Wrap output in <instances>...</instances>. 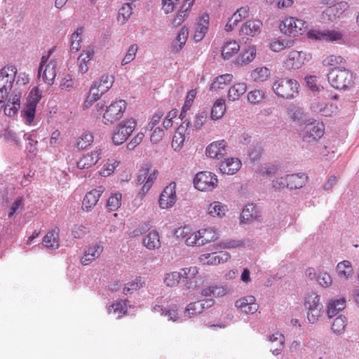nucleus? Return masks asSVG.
Listing matches in <instances>:
<instances>
[{
    "label": "nucleus",
    "instance_id": "f257e3e1",
    "mask_svg": "<svg viewBox=\"0 0 359 359\" xmlns=\"http://www.w3.org/2000/svg\"><path fill=\"white\" fill-rule=\"evenodd\" d=\"M18 69L15 66L8 65L0 69V111L4 107V114L13 116L20 108L21 93L14 88L11 97L8 95L13 88Z\"/></svg>",
    "mask_w": 359,
    "mask_h": 359
},
{
    "label": "nucleus",
    "instance_id": "f03ea898",
    "mask_svg": "<svg viewBox=\"0 0 359 359\" xmlns=\"http://www.w3.org/2000/svg\"><path fill=\"white\" fill-rule=\"evenodd\" d=\"M126 107L127 103L124 100H118L106 107L102 102H98L95 105V110L100 115L102 114V121L104 124L111 125L123 116Z\"/></svg>",
    "mask_w": 359,
    "mask_h": 359
},
{
    "label": "nucleus",
    "instance_id": "7ed1b4c3",
    "mask_svg": "<svg viewBox=\"0 0 359 359\" xmlns=\"http://www.w3.org/2000/svg\"><path fill=\"white\" fill-rule=\"evenodd\" d=\"M328 81L337 90H346L354 84L353 73L344 67H334L328 74Z\"/></svg>",
    "mask_w": 359,
    "mask_h": 359
},
{
    "label": "nucleus",
    "instance_id": "20e7f679",
    "mask_svg": "<svg viewBox=\"0 0 359 359\" xmlns=\"http://www.w3.org/2000/svg\"><path fill=\"white\" fill-rule=\"evenodd\" d=\"M55 50V48H50L46 54L43 55L39 68V76L48 85H52L56 77L57 61L50 60Z\"/></svg>",
    "mask_w": 359,
    "mask_h": 359
},
{
    "label": "nucleus",
    "instance_id": "39448f33",
    "mask_svg": "<svg viewBox=\"0 0 359 359\" xmlns=\"http://www.w3.org/2000/svg\"><path fill=\"white\" fill-rule=\"evenodd\" d=\"M299 86V85L295 79L280 78L274 81L273 90L278 97L290 100L298 95Z\"/></svg>",
    "mask_w": 359,
    "mask_h": 359
},
{
    "label": "nucleus",
    "instance_id": "423d86ee",
    "mask_svg": "<svg viewBox=\"0 0 359 359\" xmlns=\"http://www.w3.org/2000/svg\"><path fill=\"white\" fill-rule=\"evenodd\" d=\"M219 238V235L215 228H202L198 231H195V234L191 236L187 243L191 245H194V246L201 247L217 241Z\"/></svg>",
    "mask_w": 359,
    "mask_h": 359
},
{
    "label": "nucleus",
    "instance_id": "0eeeda50",
    "mask_svg": "<svg viewBox=\"0 0 359 359\" xmlns=\"http://www.w3.org/2000/svg\"><path fill=\"white\" fill-rule=\"evenodd\" d=\"M305 307L307 310V318L311 323H315L323 313V305L320 297L316 293L309 294L305 299Z\"/></svg>",
    "mask_w": 359,
    "mask_h": 359
},
{
    "label": "nucleus",
    "instance_id": "6e6552de",
    "mask_svg": "<svg viewBox=\"0 0 359 359\" xmlns=\"http://www.w3.org/2000/svg\"><path fill=\"white\" fill-rule=\"evenodd\" d=\"M196 189L201 191H212L217 187L218 180L215 174L203 171L196 174L194 180Z\"/></svg>",
    "mask_w": 359,
    "mask_h": 359
},
{
    "label": "nucleus",
    "instance_id": "1a4fd4ad",
    "mask_svg": "<svg viewBox=\"0 0 359 359\" xmlns=\"http://www.w3.org/2000/svg\"><path fill=\"white\" fill-rule=\"evenodd\" d=\"M137 123L133 118L127 119L118 124L115 130L112 141L116 145L125 142L136 128Z\"/></svg>",
    "mask_w": 359,
    "mask_h": 359
},
{
    "label": "nucleus",
    "instance_id": "9d476101",
    "mask_svg": "<svg viewBox=\"0 0 359 359\" xmlns=\"http://www.w3.org/2000/svg\"><path fill=\"white\" fill-rule=\"evenodd\" d=\"M312 57L310 53L293 50L290 51L284 61V65L287 69H297L304 66Z\"/></svg>",
    "mask_w": 359,
    "mask_h": 359
},
{
    "label": "nucleus",
    "instance_id": "9b49d317",
    "mask_svg": "<svg viewBox=\"0 0 359 359\" xmlns=\"http://www.w3.org/2000/svg\"><path fill=\"white\" fill-rule=\"evenodd\" d=\"M306 28V23L305 21L293 17L286 18L280 25L282 32L294 36L301 34Z\"/></svg>",
    "mask_w": 359,
    "mask_h": 359
},
{
    "label": "nucleus",
    "instance_id": "f8f14e48",
    "mask_svg": "<svg viewBox=\"0 0 359 359\" xmlns=\"http://www.w3.org/2000/svg\"><path fill=\"white\" fill-rule=\"evenodd\" d=\"M348 8L349 5L346 1H340L329 6L322 13V19L327 22H336Z\"/></svg>",
    "mask_w": 359,
    "mask_h": 359
},
{
    "label": "nucleus",
    "instance_id": "ddd939ff",
    "mask_svg": "<svg viewBox=\"0 0 359 359\" xmlns=\"http://www.w3.org/2000/svg\"><path fill=\"white\" fill-rule=\"evenodd\" d=\"M176 189L177 184L174 182L164 188L158 200L159 207L161 209H170L175 205L177 200Z\"/></svg>",
    "mask_w": 359,
    "mask_h": 359
},
{
    "label": "nucleus",
    "instance_id": "4468645a",
    "mask_svg": "<svg viewBox=\"0 0 359 359\" xmlns=\"http://www.w3.org/2000/svg\"><path fill=\"white\" fill-rule=\"evenodd\" d=\"M182 275V281L183 290L193 291L197 287L198 281L196 280L198 274V268L196 266H190L180 269Z\"/></svg>",
    "mask_w": 359,
    "mask_h": 359
},
{
    "label": "nucleus",
    "instance_id": "2eb2a0df",
    "mask_svg": "<svg viewBox=\"0 0 359 359\" xmlns=\"http://www.w3.org/2000/svg\"><path fill=\"white\" fill-rule=\"evenodd\" d=\"M325 128L323 123H309L306 125L301 131V136L303 141L306 142H313L324 135Z\"/></svg>",
    "mask_w": 359,
    "mask_h": 359
},
{
    "label": "nucleus",
    "instance_id": "dca6fc26",
    "mask_svg": "<svg viewBox=\"0 0 359 359\" xmlns=\"http://www.w3.org/2000/svg\"><path fill=\"white\" fill-rule=\"evenodd\" d=\"M231 257L229 252L220 251L202 254L198 257V262L203 265L216 266L226 262Z\"/></svg>",
    "mask_w": 359,
    "mask_h": 359
},
{
    "label": "nucleus",
    "instance_id": "f3484780",
    "mask_svg": "<svg viewBox=\"0 0 359 359\" xmlns=\"http://www.w3.org/2000/svg\"><path fill=\"white\" fill-rule=\"evenodd\" d=\"M102 150L95 149L83 155L77 161L76 167L80 170L88 169L95 165L102 158Z\"/></svg>",
    "mask_w": 359,
    "mask_h": 359
},
{
    "label": "nucleus",
    "instance_id": "a211bd4d",
    "mask_svg": "<svg viewBox=\"0 0 359 359\" xmlns=\"http://www.w3.org/2000/svg\"><path fill=\"white\" fill-rule=\"evenodd\" d=\"M262 22L257 19L245 21L239 29V35L242 36L255 37L261 33Z\"/></svg>",
    "mask_w": 359,
    "mask_h": 359
},
{
    "label": "nucleus",
    "instance_id": "6ab92c4d",
    "mask_svg": "<svg viewBox=\"0 0 359 359\" xmlns=\"http://www.w3.org/2000/svg\"><path fill=\"white\" fill-rule=\"evenodd\" d=\"M189 123L187 122L186 125H184L183 123L176 129L171 142V146L175 151H180L183 147L185 141L188 140Z\"/></svg>",
    "mask_w": 359,
    "mask_h": 359
},
{
    "label": "nucleus",
    "instance_id": "aec40b11",
    "mask_svg": "<svg viewBox=\"0 0 359 359\" xmlns=\"http://www.w3.org/2000/svg\"><path fill=\"white\" fill-rule=\"evenodd\" d=\"M104 191V187L99 186L88 191L83 200V209L86 211L91 210L96 205L100 196Z\"/></svg>",
    "mask_w": 359,
    "mask_h": 359
},
{
    "label": "nucleus",
    "instance_id": "412c9836",
    "mask_svg": "<svg viewBox=\"0 0 359 359\" xmlns=\"http://www.w3.org/2000/svg\"><path fill=\"white\" fill-rule=\"evenodd\" d=\"M206 155L212 158H220L227 153V142L224 140L215 141L205 149Z\"/></svg>",
    "mask_w": 359,
    "mask_h": 359
},
{
    "label": "nucleus",
    "instance_id": "4be33fe9",
    "mask_svg": "<svg viewBox=\"0 0 359 359\" xmlns=\"http://www.w3.org/2000/svg\"><path fill=\"white\" fill-rule=\"evenodd\" d=\"M256 55V46L250 44L241 50V53L235 60V64L241 67L248 65L255 60Z\"/></svg>",
    "mask_w": 359,
    "mask_h": 359
},
{
    "label": "nucleus",
    "instance_id": "5701e85b",
    "mask_svg": "<svg viewBox=\"0 0 359 359\" xmlns=\"http://www.w3.org/2000/svg\"><path fill=\"white\" fill-rule=\"evenodd\" d=\"M236 306L245 313H254L259 308L254 296L250 295L243 297L236 302Z\"/></svg>",
    "mask_w": 359,
    "mask_h": 359
},
{
    "label": "nucleus",
    "instance_id": "b1692460",
    "mask_svg": "<svg viewBox=\"0 0 359 359\" xmlns=\"http://www.w3.org/2000/svg\"><path fill=\"white\" fill-rule=\"evenodd\" d=\"M209 21L210 18L207 13H203L197 19L196 28L194 36L196 41H200L204 38L209 28Z\"/></svg>",
    "mask_w": 359,
    "mask_h": 359
},
{
    "label": "nucleus",
    "instance_id": "393cba45",
    "mask_svg": "<svg viewBox=\"0 0 359 359\" xmlns=\"http://www.w3.org/2000/svg\"><path fill=\"white\" fill-rule=\"evenodd\" d=\"M103 251V247L98 243H95L84 251L81 259L83 265H88L97 259Z\"/></svg>",
    "mask_w": 359,
    "mask_h": 359
},
{
    "label": "nucleus",
    "instance_id": "a878e982",
    "mask_svg": "<svg viewBox=\"0 0 359 359\" xmlns=\"http://www.w3.org/2000/svg\"><path fill=\"white\" fill-rule=\"evenodd\" d=\"M43 245L48 249L56 250L60 247V229L57 226L49 231L43 239Z\"/></svg>",
    "mask_w": 359,
    "mask_h": 359
},
{
    "label": "nucleus",
    "instance_id": "bb28decb",
    "mask_svg": "<svg viewBox=\"0 0 359 359\" xmlns=\"http://www.w3.org/2000/svg\"><path fill=\"white\" fill-rule=\"evenodd\" d=\"M241 161L237 158H228L222 161L219 170L223 174L233 175L241 168Z\"/></svg>",
    "mask_w": 359,
    "mask_h": 359
},
{
    "label": "nucleus",
    "instance_id": "cd10ccee",
    "mask_svg": "<svg viewBox=\"0 0 359 359\" xmlns=\"http://www.w3.org/2000/svg\"><path fill=\"white\" fill-rule=\"evenodd\" d=\"M240 50L239 43L235 40H229L224 43L222 46L221 53L224 60H229L238 53Z\"/></svg>",
    "mask_w": 359,
    "mask_h": 359
},
{
    "label": "nucleus",
    "instance_id": "c85d7f7f",
    "mask_svg": "<svg viewBox=\"0 0 359 359\" xmlns=\"http://www.w3.org/2000/svg\"><path fill=\"white\" fill-rule=\"evenodd\" d=\"M195 0H185L180 10L177 12L173 19V25L180 26L183 23L184 20L188 17L191 8L194 5Z\"/></svg>",
    "mask_w": 359,
    "mask_h": 359
},
{
    "label": "nucleus",
    "instance_id": "c756f323",
    "mask_svg": "<svg viewBox=\"0 0 359 359\" xmlns=\"http://www.w3.org/2000/svg\"><path fill=\"white\" fill-rule=\"evenodd\" d=\"M142 244L146 248L151 250L160 248L161 243L158 232L156 230L149 232L143 238Z\"/></svg>",
    "mask_w": 359,
    "mask_h": 359
},
{
    "label": "nucleus",
    "instance_id": "7c9ffc66",
    "mask_svg": "<svg viewBox=\"0 0 359 359\" xmlns=\"http://www.w3.org/2000/svg\"><path fill=\"white\" fill-rule=\"evenodd\" d=\"M287 175V188L297 189L302 188L307 180V176L304 173H296Z\"/></svg>",
    "mask_w": 359,
    "mask_h": 359
},
{
    "label": "nucleus",
    "instance_id": "2f4dec72",
    "mask_svg": "<svg viewBox=\"0 0 359 359\" xmlns=\"http://www.w3.org/2000/svg\"><path fill=\"white\" fill-rule=\"evenodd\" d=\"M227 210V206L219 201L211 203L207 208V212L210 216L219 218L225 216Z\"/></svg>",
    "mask_w": 359,
    "mask_h": 359
},
{
    "label": "nucleus",
    "instance_id": "473e14b6",
    "mask_svg": "<svg viewBox=\"0 0 359 359\" xmlns=\"http://www.w3.org/2000/svg\"><path fill=\"white\" fill-rule=\"evenodd\" d=\"M233 80V75L231 74H222L217 76L212 84L210 85V90L211 91H218L224 89L228 84Z\"/></svg>",
    "mask_w": 359,
    "mask_h": 359
},
{
    "label": "nucleus",
    "instance_id": "72a5a7b5",
    "mask_svg": "<svg viewBox=\"0 0 359 359\" xmlns=\"http://www.w3.org/2000/svg\"><path fill=\"white\" fill-rule=\"evenodd\" d=\"M94 55V50L89 47L87 50H83L78 57L79 72L84 74L88 72V67L87 63L90 61Z\"/></svg>",
    "mask_w": 359,
    "mask_h": 359
},
{
    "label": "nucleus",
    "instance_id": "f704fd0d",
    "mask_svg": "<svg viewBox=\"0 0 359 359\" xmlns=\"http://www.w3.org/2000/svg\"><path fill=\"white\" fill-rule=\"evenodd\" d=\"M247 90V85L245 83H237L233 85L228 92V99L234 102L238 100L240 97L245 93Z\"/></svg>",
    "mask_w": 359,
    "mask_h": 359
},
{
    "label": "nucleus",
    "instance_id": "c9c22d12",
    "mask_svg": "<svg viewBox=\"0 0 359 359\" xmlns=\"http://www.w3.org/2000/svg\"><path fill=\"white\" fill-rule=\"evenodd\" d=\"M163 283L168 287H176L182 282L180 271H170L164 274Z\"/></svg>",
    "mask_w": 359,
    "mask_h": 359
},
{
    "label": "nucleus",
    "instance_id": "e433bc0d",
    "mask_svg": "<svg viewBox=\"0 0 359 359\" xmlns=\"http://www.w3.org/2000/svg\"><path fill=\"white\" fill-rule=\"evenodd\" d=\"M270 75L271 71L267 67H257L251 72L250 79L255 82L260 83L266 81Z\"/></svg>",
    "mask_w": 359,
    "mask_h": 359
},
{
    "label": "nucleus",
    "instance_id": "4c0bfd02",
    "mask_svg": "<svg viewBox=\"0 0 359 359\" xmlns=\"http://www.w3.org/2000/svg\"><path fill=\"white\" fill-rule=\"evenodd\" d=\"M346 306V299L340 298L331 301L327 305V313L330 318L334 317L339 311L343 310Z\"/></svg>",
    "mask_w": 359,
    "mask_h": 359
},
{
    "label": "nucleus",
    "instance_id": "58836bf2",
    "mask_svg": "<svg viewBox=\"0 0 359 359\" xmlns=\"http://www.w3.org/2000/svg\"><path fill=\"white\" fill-rule=\"evenodd\" d=\"M103 95V93L100 90V88H97V86L93 84L91 86L88 95L83 102V107L84 109H88L91 105L98 100L100 97Z\"/></svg>",
    "mask_w": 359,
    "mask_h": 359
},
{
    "label": "nucleus",
    "instance_id": "ea45409f",
    "mask_svg": "<svg viewBox=\"0 0 359 359\" xmlns=\"http://www.w3.org/2000/svg\"><path fill=\"white\" fill-rule=\"evenodd\" d=\"M284 339V336L280 333H276L270 336L271 351L273 354L278 355L280 353L283 348Z\"/></svg>",
    "mask_w": 359,
    "mask_h": 359
},
{
    "label": "nucleus",
    "instance_id": "a19ab883",
    "mask_svg": "<svg viewBox=\"0 0 359 359\" xmlns=\"http://www.w3.org/2000/svg\"><path fill=\"white\" fill-rule=\"evenodd\" d=\"M226 111L225 100L218 99L215 101L211 110V118L218 120L221 118Z\"/></svg>",
    "mask_w": 359,
    "mask_h": 359
},
{
    "label": "nucleus",
    "instance_id": "79ce46f5",
    "mask_svg": "<svg viewBox=\"0 0 359 359\" xmlns=\"http://www.w3.org/2000/svg\"><path fill=\"white\" fill-rule=\"evenodd\" d=\"M259 217L257 206L255 204H250L243 208L241 215L242 222H248Z\"/></svg>",
    "mask_w": 359,
    "mask_h": 359
},
{
    "label": "nucleus",
    "instance_id": "37998d69",
    "mask_svg": "<svg viewBox=\"0 0 359 359\" xmlns=\"http://www.w3.org/2000/svg\"><path fill=\"white\" fill-rule=\"evenodd\" d=\"M294 41L288 39H277L270 43V49L273 52H279L287 48L293 46Z\"/></svg>",
    "mask_w": 359,
    "mask_h": 359
},
{
    "label": "nucleus",
    "instance_id": "c03bdc74",
    "mask_svg": "<svg viewBox=\"0 0 359 359\" xmlns=\"http://www.w3.org/2000/svg\"><path fill=\"white\" fill-rule=\"evenodd\" d=\"M195 234V231H193L189 226H180L175 230L174 235L178 238H184V243L187 246L194 247V245H191L187 243L191 236Z\"/></svg>",
    "mask_w": 359,
    "mask_h": 359
},
{
    "label": "nucleus",
    "instance_id": "a18cd8bd",
    "mask_svg": "<svg viewBox=\"0 0 359 359\" xmlns=\"http://www.w3.org/2000/svg\"><path fill=\"white\" fill-rule=\"evenodd\" d=\"M83 32V27H79L72 34L70 49L72 52L76 53L81 49V43L82 41L81 35Z\"/></svg>",
    "mask_w": 359,
    "mask_h": 359
},
{
    "label": "nucleus",
    "instance_id": "49530a36",
    "mask_svg": "<svg viewBox=\"0 0 359 359\" xmlns=\"http://www.w3.org/2000/svg\"><path fill=\"white\" fill-rule=\"evenodd\" d=\"M145 285L144 281L141 277H136L133 280L128 283L123 287L124 294H132L134 291L140 290Z\"/></svg>",
    "mask_w": 359,
    "mask_h": 359
},
{
    "label": "nucleus",
    "instance_id": "de8ad7c7",
    "mask_svg": "<svg viewBox=\"0 0 359 359\" xmlns=\"http://www.w3.org/2000/svg\"><path fill=\"white\" fill-rule=\"evenodd\" d=\"M323 41L338 42L343 39L344 34L339 29H324Z\"/></svg>",
    "mask_w": 359,
    "mask_h": 359
},
{
    "label": "nucleus",
    "instance_id": "09e8293b",
    "mask_svg": "<svg viewBox=\"0 0 359 359\" xmlns=\"http://www.w3.org/2000/svg\"><path fill=\"white\" fill-rule=\"evenodd\" d=\"M337 271L340 277L347 279L353 273L351 262L347 260L339 262L337 266Z\"/></svg>",
    "mask_w": 359,
    "mask_h": 359
},
{
    "label": "nucleus",
    "instance_id": "8fccbe9b",
    "mask_svg": "<svg viewBox=\"0 0 359 359\" xmlns=\"http://www.w3.org/2000/svg\"><path fill=\"white\" fill-rule=\"evenodd\" d=\"M245 244L243 241L242 240H235V239H228L225 241H222L216 244V247L217 248H224V249H237L240 248L244 247Z\"/></svg>",
    "mask_w": 359,
    "mask_h": 359
},
{
    "label": "nucleus",
    "instance_id": "3c124183",
    "mask_svg": "<svg viewBox=\"0 0 359 359\" xmlns=\"http://www.w3.org/2000/svg\"><path fill=\"white\" fill-rule=\"evenodd\" d=\"M94 140L93 135L91 133H83L76 140V147L79 150L86 149L93 143Z\"/></svg>",
    "mask_w": 359,
    "mask_h": 359
},
{
    "label": "nucleus",
    "instance_id": "603ef678",
    "mask_svg": "<svg viewBox=\"0 0 359 359\" xmlns=\"http://www.w3.org/2000/svg\"><path fill=\"white\" fill-rule=\"evenodd\" d=\"M119 161L114 159H108L107 162L103 165L99 173L103 177L109 176L112 174L114 170L118 166Z\"/></svg>",
    "mask_w": 359,
    "mask_h": 359
},
{
    "label": "nucleus",
    "instance_id": "864d4df0",
    "mask_svg": "<svg viewBox=\"0 0 359 359\" xmlns=\"http://www.w3.org/2000/svg\"><path fill=\"white\" fill-rule=\"evenodd\" d=\"M263 147L261 142H254L249 149V156L251 161H256L260 159L262 155Z\"/></svg>",
    "mask_w": 359,
    "mask_h": 359
},
{
    "label": "nucleus",
    "instance_id": "5fc2aeb1",
    "mask_svg": "<svg viewBox=\"0 0 359 359\" xmlns=\"http://www.w3.org/2000/svg\"><path fill=\"white\" fill-rule=\"evenodd\" d=\"M122 195L120 193H115L111 195L107 203V208L110 211L117 210L121 205Z\"/></svg>",
    "mask_w": 359,
    "mask_h": 359
},
{
    "label": "nucleus",
    "instance_id": "6e6d98bb",
    "mask_svg": "<svg viewBox=\"0 0 359 359\" xmlns=\"http://www.w3.org/2000/svg\"><path fill=\"white\" fill-rule=\"evenodd\" d=\"M203 312V306L200 302H191L187 305L184 314L186 316L189 318H192L198 314H200Z\"/></svg>",
    "mask_w": 359,
    "mask_h": 359
},
{
    "label": "nucleus",
    "instance_id": "4d7b16f0",
    "mask_svg": "<svg viewBox=\"0 0 359 359\" xmlns=\"http://www.w3.org/2000/svg\"><path fill=\"white\" fill-rule=\"evenodd\" d=\"M188 29L184 27H182L180 32H178L176 38L177 44L173 45V49L176 50L177 51L181 50L183 46L186 43V41L188 39Z\"/></svg>",
    "mask_w": 359,
    "mask_h": 359
},
{
    "label": "nucleus",
    "instance_id": "13d9d810",
    "mask_svg": "<svg viewBox=\"0 0 359 359\" xmlns=\"http://www.w3.org/2000/svg\"><path fill=\"white\" fill-rule=\"evenodd\" d=\"M196 94L197 91L196 89H191V90L189 91L180 114V117L182 119L184 117V115L187 113V111L189 110V109L191 108L194 102V100L196 96Z\"/></svg>",
    "mask_w": 359,
    "mask_h": 359
},
{
    "label": "nucleus",
    "instance_id": "bf43d9fd",
    "mask_svg": "<svg viewBox=\"0 0 359 359\" xmlns=\"http://www.w3.org/2000/svg\"><path fill=\"white\" fill-rule=\"evenodd\" d=\"M113 83V78L109 75H104L101 79L94 83L97 88H100L102 93H105L111 86Z\"/></svg>",
    "mask_w": 359,
    "mask_h": 359
},
{
    "label": "nucleus",
    "instance_id": "052dcab7",
    "mask_svg": "<svg viewBox=\"0 0 359 359\" xmlns=\"http://www.w3.org/2000/svg\"><path fill=\"white\" fill-rule=\"evenodd\" d=\"M346 325V318L341 316L337 317L332 325V331L337 334L344 333Z\"/></svg>",
    "mask_w": 359,
    "mask_h": 359
},
{
    "label": "nucleus",
    "instance_id": "680f3d73",
    "mask_svg": "<svg viewBox=\"0 0 359 359\" xmlns=\"http://www.w3.org/2000/svg\"><path fill=\"white\" fill-rule=\"evenodd\" d=\"M36 107L33 104L27 103L25 109L22 111V116L25 119V123L27 125H31L35 118Z\"/></svg>",
    "mask_w": 359,
    "mask_h": 359
},
{
    "label": "nucleus",
    "instance_id": "e2e57ef3",
    "mask_svg": "<svg viewBox=\"0 0 359 359\" xmlns=\"http://www.w3.org/2000/svg\"><path fill=\"white\" fill-rule=\"evenodd\" d=\"M132 6L130 4H124L122 7L119 9L118 21L122 24L125 23L126 20L130 17L132 14Z\"/></svg>",
    "mask_w": 359,
    "mask_h": 359
},
{
    "label": "nucleus",
    "instance_id": "0e129e2a",
    "mask_svg": "<svg viewBox=\"0 0 359 359\" xmlns=\"http://www.w3.org/2000/svg\"><path fill=\"white\" fill-rule=\"evenodd\" d=\"M249 12L250 8L247 6L237 9L231 16V18L234 20L233 23H239L243 20L247 18L249 15Z\"/></svg>",
    "mask_w": 359,
    "mask_h": 359
},
{
    "label": "nucleus",
    "instance_id": "69168bd1",
    "mask_svg": "<svg viewBox=\"0 0 359 359\" xmlns=\"http://www.w3.org/2000/svg\"><path fill=\"white\" fill-rule=\"evenodd\" d=\"M41 99V91L38 87H34L32 90L29 92V94L28 95L27 98V103L30 104H33L34 106L36 107L39 102Z\"/></svg>",
    "mask_w": 359,
    "mask_h": 359
},
{
    "label": "nucleus",
    "instance_id": "338daca9",
    "mask_svg": "<svg viewBox=\"0 0 359 359\" xmlns=\"http://www.w3.org/2000/svg\"><path fill=\"white\" fill-rule=\"evenodd\" d=\"M137 52V44H132L128 49V51L121 61L122 65H126L133 61Z\"/></svg>",
    "mask_w": 359,
    "mask_h": 359
},
{
    "label": "nucleus",
    "instance_id": "774afa93",
    "mask_svg": "<svg viewBox=\"0 0 359 359\" xmlns=\"http://www.w3.org/2000/svg\"><path fill=\"white\" fill-rule=\"evenodd\" d=\"M265 97L264 92L260 90H254L248 93V100L250 103L257 104Z\"/></svg>",
    "mask_w": 359,
    "mask_h": 359
}]
</instances>
